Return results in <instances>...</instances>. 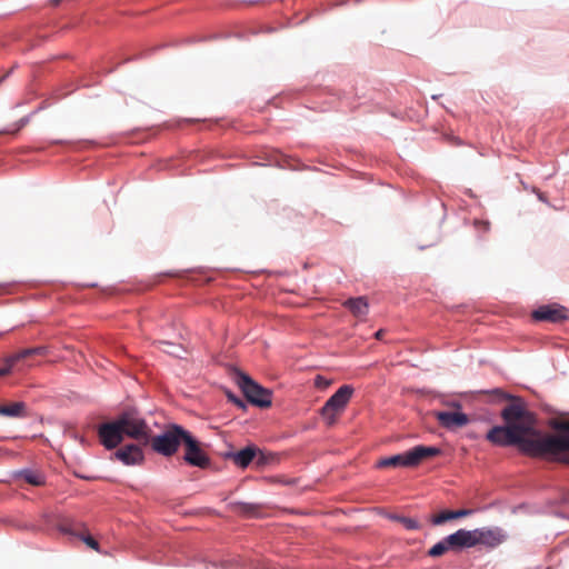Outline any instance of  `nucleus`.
I'll return each instance as SVG.
<instances>
[{"label": "nucleus", "instance_id": "nucleus-1", "mask_svg": "<svg viewBox=\"0 0 569 569\" xmlns=\"http://www.w3.org/2000/svg\"><path fill=\"white\" fill-rule=\"evenodd\" d=\"M501 418L505 425L492 427L486 435L490 443L516 446L527 456L569 465V419L552 421L557 435L543 433L537 429L536 416L519 399L502 409Z\"/></svg>", "mask_w": 569, "mask_h": 569}, {"label": "nucleus", "instance_id": "nucleus-2", "mask_svg": "<svg viewBox=\"0 0 569 569\" xmlns=\"http://www.w3.org/2000/svg\"><path fill=\"white\" fill-rule=\"evenodd\" d=\"M440 449L436 447L416 446L412 449L399 455L386 457L377 462L378 468H413L419 466L425 459L438 456Z\"/></svg>", "mask_w": 569, "mask_h": 569}, {"label": "nucleus", "instance_id": "nucleus-3", "mask_svg": "<svg viewBox=\"0 0 569 569\" xmlns=\"http://www.w3.org/2000/svg\"><path fill=\"white\" fill-rule=\"evenodd\" d=\"M448 542L451 549L471 548L480 543L496 545L499 542L497 535L491 530L475 529L465 530L459 529L455 533L448 536Z\"/></svg>", "mask_w": 569, "mask_h": 569}, {"label": "nucleus", "instance_id": "nucleus-4", "mask_svg": "<svg viewBox=\"0 0 569 569\" xmlns=\"http://www.w3.org/2000/svg\"><path fill=\"white\" fill-rule=\"evenodd\" d=\"M123 436H128L132 439L140 441L143 445H148L150 441L151 429L147 422L134 411L122 412L118 417Z\"/></svg>", "mask_w": 569, "mask_h": 569}, {"label": "nucleus", "instance_id": "nucleus-5", "mask_svg": "<svg viewBox=\"0 0 569 569\" xmlns=\"http://www.w3.org/2000/svg\"><path fill=\"white\" fill-rule=\"evenodd\" d=\"M184 433L186 430L182 427L172 425L162 435L151 439V447L162 456H172L183 441Z\"/></svg>", "mask_w": 569, "mask_h": 569}, {"label": "nucleus", "instance_id": "nucleus-6", "mask_svg": "<svg viewBox=\"0 0 569 569\" xmlns=\"http://www.w3.org/2000/svg\"><path fill=\"white\" fill-rule=\"evenodd\" d=\"M353 391L350 385H343L326 401L321 408V416L329 426L333 425L337 417L345 410Z\"/></svg>", "mask_w": 569, "mask_h": 569}, {"label": "nucleus", "instance_id": "nucleus-7", "mask_svg": "<svg viewBox=\"0 0 569 569\" xmlns=\"http://www.w3.org/2000/svg\"><path fill=\"white\" fill-rule=\"evenodd\" d=\"M237 382L250 403L260 408H268L271 406V392L259 386L249 376L239 372L237 376Z\"/></svg>", "mask_w": 569, "mask_h": 569}, {"label": "nucleus", "instance_id": "nucleus-8", "mask_svg": "<svg viewBox=\"0 0 569 569\" xmlns=\"http://www.w3.org/2000/svg\"><path fill=\"white\" fill-rule=\"evenodd\" d=\"M182 442L184 443L186 448L183 459L187 463L202 469L209 467L210 458L202 449L201 443L196 440L187 430Z\"/></svg>", "mask_w": 569, "mask_h": 569}, {"label": "nucleus", "instance_id": "nucleus-9", "mask_svg": "<svg viewBox=\"0 0 569 569\" xmlns=\"http://www.w3.org/2000/svg\"><path fill=\"white\" fill-rule=\"evenodd\" d=\"M121 428L118 418L111 422L102 423L99 427L98 433L100 441L107 449L116 448L123 440Z\"/></svg>", "mask_w": 569, "mask_h": 569}, {"label": "nucleus", "instance_id": "nucleus-10", "mask_svg": "<svg viewBox=\"0 0 569 569\" xmlns=\"http://www.w3.org/2000/svg\"><path fill=\"white\" fill-rule=\"evenodd\" d=\"M537 321L560 322L567 318L566 308L558 305L541 306L532 312Z\"/></svg>", "mask_w": 569, "mask_h": 569}, {"label": "nucleus", "instance_id": "nucleus-11", "mask_svg": "<svg viewBox=\"0 0 569 569\" xmlns=\"http://www.w3.org/2000/svg\"><path fill=\"white\" fill-rule=\"evenodd\" d=\"M435 417L442 427L448 429L460 428L469 422L468 416L459 411H437Z\"/></svg>", "mask_w": 569, "mask_h": 569}, {"label": "nucleus", "instance_id": "nucleus-12", "mask_svg": "<svg viewBox=\"0 0 569 569\" xmlns=\"http://www.w3.org/2000/svg\"><path fill=\"white\" fill-rule=\"evenodd\" d=\"M117 459L126 465H138L143 460V453L138 445H127L116 451Z\"/></svg>", "mask_w": 569, "mask_h": 569}, {"label": "nucleus", "instance_id": "nucleus-13", "mask_svg": "<svg viewBox=\"0 0 569 569\" xmlns=\"http://www.w3.org/2000/svg\"><path fill=\"white\" fill-rule=\"evenodd\" d=\"M61 531L64 533L73 535L81 539L89 548L100 552V546L98 541L86 531H78L77 527L73 525H62Z\"/></svg>", "mask_w": 569, "mask_h": 569}, {"label": "nucleus", "instance_id": "nucleus-14", "mask_svg": "<svg viewBox=\"0 0 569 569\" xmlns=\"http://www.w3.org/2000/svg\"><path fill=\"white\" fill-rule=\"evenodd\" d=\"M256 453H257V448L249 446V447H246V448L239 450L238 452L232 453L231 459L237 466H239L241 468H246L253 460V458L256 457Z\"/></svg>", "mask_w": 569, "mask_h": 569}, {"label": "nucleus", "instance_id": "nucleus-15", "mask_svg": "<svg viewBox=\"0 0 569 569\" xmlns=\"http://www.w3.org/2000/svg\"><path fill=\"white\" fill-rule=\"evenodd\" d=\"M345 306L352 312L357 318H363L368 313V302L366 298L358 297L351 298L345 302Z\"/></svg>", "mask_w": 569, "mask_h": 569}, {"label": "nucleus", "instance_id": "nucleus-16", "mask_svg": "<svg viewBox=\"0 0 569 569\" xmlns=\"http://www.w3.org/2000/svg\"><path fill=\"white\" fill-rule=\"evenodd\" d=\"M231 511L244 517H257L259 513V505L250 502H232L229 505Z\"/></svg>", "mask_w": 569, "mask_h": 569}, {"label": "nucleus", "instance_id": "nucleus-17", "mask_svg": "<svg viewBox=\"0 0 569 569\" xmlns=\"http://www.w3.org/2000/svg\"><path fill=\"white\" fill-rule=\"evenodd\" d=\"M0 416L23 417L26 416V403L12 402L10 405L0 406Z\"/></svg>", "mask_w": 569, "mask_h": 569}, {"label": "nucleus", "instance_id": "nucleus-18", "mask_svg": "<svg viewBox=\"0 0 569 569\" xmlns=\"http://www.w3.org/2000/svg\"><path fill=\"white\" fill-rule=\"evenodd\" d=\"M48 353V348L47 347H36V348H28V349H23L14 355H12V361H20V360H23V359H27L31 356H46Z\"/></svg>", "mask_w": 569, "mask_h": 569}, {"label": "nucleus", "instance_id": "nucleus-19", "mask_svg": "<svg viewBox=\"0 0 569 569\" xmlns=\"http://www.w3.org/2000/svg\"><path fill=\"white\" fill-rule=\"evenodd\" d=\"M390 520L401 523L407 530H419L421 525L418 520L399 515H389Z\"/></svg>", "mask_w": 569, "mask_h": 569}, {"label": "nucleus", "instance_id": "nucleus-20", "mask_svg": "<svg viewBox=\"0 0 569 569\" xmlns=\"http://www.w3.org/2000/svg\"><path fill=\"white\" fill-rule=\"evenodd\" d=\"M20 478L32 486H41L44 483V478L40 472L32 470H24L20 473Z\"/></svg>", "mask_w": 569, "mask_h": 569}, {"label": "nucleus", "instance_id": "nucleus-21", "mask_svg": "<svg viewBox=\"0 0 569 569\" xmlns=\"http://www.w3.org/2000/svg\"><path fill=\"white\" fill-rule=\"evenodd\" d=\"M451 549V545L448 542V537L436 543L432 548L429 549L428 556L430 557H440L445 552Z\"/></svg>", "mask_w": 569, "mask_h": 569}, {"label": "nucleus", "instance_id": "nucleus-22", "mask_svg": "<svg viewBox=\"0 0 569 569\" xmlns=\"http://www.w3.org/2000/svg\"><path fill=\"white\" fill-rule=\"evenodd\" d=\"M452 519H453V511L452 510H445V511H441L440 513L433 516L431 518V522L433 525H436V526H439V525H442L446 521L452 520Z\"/></svg>", "mask_w": 569, "mask_h": 569}, {"label": "nucleus", "instance_id": "nucleus-23", "mask_svg": "<svg viewBox=\"0 0 569 569\" xmlns=\"http://www.w3.org/2000/svg\"><path fill=\"white\" fill-rule=\"evenodd\" d=\"M16 363V361H12V356L8 357L4 360V366L0 368V377L9 375Z\"/></svg>", "mask_w": 569, "mask_h": 569}, {"label": "nucleus", "instance_id": "nucleus-24", "mask_svg": "<svg viewBox=\"0 0 569 569\" xmlns=\"http://www.w3.org/2000/svg\"><path fill=\"white\" fill-rule=\"evenodd\" d=\"M315 386L319 389H326L330 386V381L322 376H317L315 379Z\"/></svg>", "mask_w": 569, "mask_h": 569}, {"label": "nucleus", "instance_id": "nucleus-25", "mask_svg": "<svg viewBox=\"0 0 569 569\" xmlns=\"http://www.w3.org/2000/svg\"><path fill=\"white\" fill-rule=\"evenodd\" d=\"M472 511L470 509H460L453 511V519L462 518L469 516Z\"/></svg>", "mask_w": 569, "mask_h": 569}, {"label": "nucleus", "instance_id": "nucleus-26", "mask_svg": "<svg viewBox=\"0 0 569 569\" xmlns=\"http://www.w3.org/2000/svg\"><path fill=\"white\" fill-rule=\"evenodd\" d=\"M228 398L233 402L236 403L238 407L240 408H244V403L242 400H240L239 398L234 397L233 395L229 393L228 395Z\"/></svg>", "mask_w": 569, "mask_h": 569}, {"label": "nucleus", "instance_id": "nucleus-27", "mask_svg": "<svg viewBox=\"0 0 569 569\" xmlns=\"http://www.w3.org/2000/svg\"><path fill=\"white\" fill-rule=\"evenodd\" d=\"M382 335H383V330H378V331L375 333V337H376V339H381Z\"/></svg>", "mask_w": 569, "mask_h": 569}, {"label": "nucleus", "instance_id": "nucleus-28", "mask_svg": "<svg viewBox=\"0 0 569 569\" xmlns=\"http://www.w3.org/2000/svg\"><path fill=\"white\" fill-rule=\"evenodd\" d=\"M480 226L483 227L485 230L489 229V222H478Z\"/></svg>", "mask_w": 569, "mask_h": 569}]
</instances>
